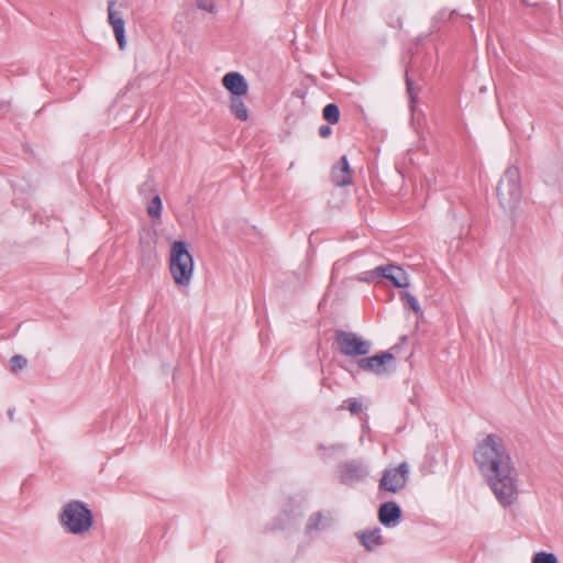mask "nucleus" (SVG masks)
Returning <instances> with one entry per match:
<instances>
[{
    "label": "nucleus",
    "mask_w": 563,
    "mask_h": 563,
    "mask_svg": "<svg viewBox=\"0 0 563 563\" xmlns=\"http://www.w3.org/2000/svg\"><path fill=\"white\" fill-rule=\"evenodd\" d=\"M474 461L497 500L511 506L518 498V473L504 440L486 435L474 450Z\"/></svg>",
    "instance_id": "nucleus-1"
},
{
    "label": "nucleus",
    "mask_w": 563,
    "mask_h": 563,
    "mask_svg": "<svg viewBox=\"0 0 563 563\" xmlns=\"http://www.w3.org/2000/svg\"><path fill=\"white\" fill-rule=\"evenodd\" d=\"M59 522L71 534H84L93 525V516L88 505L80 500H71L64 505L59 514Z\"/></svg>",
    "instance_id": "nucleus-2"
},
{
    "label": "nucleus",
    "mask_w": 563,
    "mask_h": 563,
    "mask_svg": "<svg viewBox=\"0 0 563 563\" xmlns=\"http://www.w3.org/2000/svg\"><path fill=\"white\" fill-rule=\"evenodd\" d=\"M169 269L174 282L179 286L190 283L194 272V260L183 241H175L170 247Z\"/></svg>",
    "instance_id": "nucleus-3"
},
{
    "label": "nucleus",
    "mask_w": 563,
    "mask_h": 563,
    "mask_svg": "<svg viewBox=\"0 0 563 563\" xmlns=\"http://www.w3.org/2000/svg\"><path fill=\"white\" fill-rule=\"evenodd\" d=\"M497 197L505 210H514L521 199L520 172L508 167L497 185Z\"/></svg>",
    "instance_id": "nucleus-4"
},
{
    "label": "nucleus",
    "mask_w": 563,
    "mask_h": 563,
    "mask_svg": "<svg viewBox=\"0 0 563 563\" xmlns=\"http://www.w3.org/2000/svg\"><path fill=\"white\" fill-rule=\"evenodd\" d=\"M334 339L340 353L349 357L364 356L372 349L369 341L363 340L354 332L336 330Z\"/></svg>",
    "instance_id": "nucleus-5"
},
{
    "label": "nucleus",
    "mask_w": 563,
    "mask_h": 563,
    "mask_svg": "<svg viewBox=\"0 0 563 563\" xmlns=\"http://www.w3.org/2000/svg\"><path fill=\"white\" fill-rule=\"evenodd\" d=\"M408 476L409 465L407 462H401L397 467L384 471L378 484V489L379 492L397 494L406 487Z\"/></svg>",
    "instance_id": "nucleus-6"
},
{
    "label": "nucleus",
    "mask_w": 563,
    "mask_h": 563,
    "mask_svg": "<svg viewBox=\"0 0 563 563\" xmlns=\"http://www.w3.org/2000/svg\"><path fill=\"white\" fill-rule=\"evenodd\" d=\"M338 473L340 483L343 485L352 486L355 483L365 479L368 474L367 464L361 459H353L342 462L338 465Z\"/></svg>",
    "instance_id": "nucleus-7"
},
{
    "label": "nucleus",
    "mask_w": 563,
    "mask_h": 563,
    "mask_svg": "<svg viewBox=\"0 0 563 563\" xmlns=\"http://www.w3.org/2000/svg\"><path fill=\"white\" fill-rule=\"evenodd\" d=\"M395 361V356L389 352H383L369 357H363L357 361V366L368 373L375 375H384L388 373V365Z\"/></svg>",
    "instance_id": "nucleus-8"
},
{
    "label": "nucleus",
    "mask_w": 563,
    "mask_h": 563,
    "mask_svg": "<svg viewBox=\"0 0 563 563\" xmlns=\"http://www.w3.org/2000/svg\"><path fill=\"white\" fill-rule=\"evenodd\" d=\"M391 282L395 287L404 288L409 286V277L407 273L399 266L388 264L380 265L375 268V273Z\"/></svg>",
    "instance_id": "nucleus-9"
},
{
    "label": "nucleus",
    "mask_w": 563,
    "mask_h": 563,
    "mask_svg": "<svg viewBox=\"0 0 563 563\" xmlns=\"http://www.w3.org/2000/svg\"><path fill=\"white\" fill-rule=\"evenodd\" d=\"M223 87L231 92V97H242L249 91L245 78L236 71L228 73L222 78Z\"/></svg>",
    "instance_id": "nucleus-10"
},
{
    "label": "nucleus",
    "mask_w": 563,
    "mask_h": 563,
    "mask_svg": "<svg viewBox=\"0 0 563 563\" xmlns=\"http://www.w3.org/2000/svg\"><path fill=\"white\" fill-rule=\"evenodd\" d=\"M331 180L336 187H345L352 184V170L345 155L332 167Z\"/></svg>",
    "instance_id": "nucleus-11"
},
{
    "label": "nucleus",
    "mask_w": 563,
    "mask_h": 563,
    "mask_svg": "<svg viewBox=\"0 0 563 563\" xmlns=\"http://www.w3.org/2000/svg\"><path fill=\"white\" fill-rule=\"evenodd\" d=\"M401 517L400 507L394 501H387L379 507L378 519L387 527L397 522Z\"/></svg>",
    "instance_id": "nucleus-12"
},
{
    "label": "nucleus",
    "mask_w": 563,
    "mask_h": 563,
    "mask_svg": "<svg viewBox=\"0 0 563 563\" xmlns=\"http://www.w3.org/2000/svg\"><path fill=\"white\" fill-rule=\"evenodd\" d=\"M356 537L367 551H373L383 544V537L379 528L357 532Z\"/></svg>",
    "instance_id": "nucleus-13"
},
{
    "label": "nucleus",
    "mask_w": 563,
    "mask_h": 563,
    "mask_svg": "<svg viewBox=\"0 0 563 563\" xmlns=\"http://www.w3.org/2000/svg\"><path fill=\"white\" fill-rule=\"evenodd\" d=\"M230 110L231 113L240 121H246L249 118L247 108L241 97H231Z\"/></svg>",
    "instance_id": "nucleus-14"
},
{
    "label": "nucleus",
    "mask_w": 563,
    "mask_h": 563,
    "mask_svg": "<svg viewBox=\"0 0 563 563\" xmlns=\"http://www.w3.org/2000/svg\"><path fill=\"white\" fill-rule=\"evenodd\" d=\"M322 117L329 124H336L340 121V109L335 103L327 104L322 110Z\"/></svg>",
    "instance_id": "nucleus-15"
},
{
    "label": "nucleus",
    "mask_w": 563,
    "mask_h": 563,
    "mask_svg": "<svg viewBox=\"0 0 563 563\" xmlns=\"http://www.w3.org/2000/svg\"><path fill=\"white\" fill-rule=\"evenodd\" d=\"M406 88L407 92L410 97L411 104L416 102L419 91L421 90V86L416 85L413 80L409 77V70H406Z\"/></svg>",
    "instance_id": "nucleus-16"
},
{
    "label": "nucleus",
    "mask_w": 563,
    "mask_h": 563,
    "mask_svg": "<svg viewBox=\"0 0 563 563\" xmlns=\"http://www.w3.org/2000/svg\"><path fill=\"white\" fill-rule=\"evenodd\" d=\"M124 20L115 21V24H112V29L118 41L119 47L123 49L125 47V34H124Z\"/></svg>",
    "instance_id": "nucleus-17"
},
{
    "label": "nucleus",
    "mask_w": 563,
    "mask_h": 563,
    "mask_svg": "<svg viewBox=\"0 0 563 563\" xmlns=\"http://www.w3.org/2000/svg\"><path fill=\"white\" fill-rule=\"evenodd\" d=\"M147 213L151 218L157 219L162 213V199L156 195L147 206Z\"/></svg>",
    "instance_id": "nucleus-18"
},
{
    "label": "nucleus",
    "mask_w": 563,
    "mask_h": 563,
    "mask_svg": "<svg viewBox=\"0 0 563 563\" xmlns=\"http://www.w3.org/2000/svg\"><path fill=\"white\" fill-rule=\"evenodd\" d=\"M401 299L405 305L409 306L413 310L416 314H422L420 305L413 295L409 292H401Z\"/></svg>",
    "instance_id": "nucleus-19"
},
{
    "label": "nucleus",
    "mask_w": 563,
    "mask_h": 563,
    "mask_svg": "<svg viewBox=\"0 0 563 563\" xmlns=\"http://www.w3.org/2000/svg\"><path fill=\"white\" fill-rule=\"evenodd\" d=\"M532 563H559L555 554L549 552H538L532 558Z\"/></svg>",
    "instance_id": "nucleus-20"
},
{
    "label": "nucleus",
    "mask_w": 563,
    "mask_h": 563,
    "mask_svg": "<svg viewBox=\"0 0 563 563\" xmlns=\"http://www.w3.org/2000/svg\"><path fill=\"white\" fill-rule=\"evenodd\" d=\"M10 364L11 372L16 373L27 365V360L23 355L16 354L10 358Z\"/></svg>",
    "instance_id": "nucleus-21"
},
{
    "label": "nucleus",
    "mask_w": 563,
    "mask_h": 563,
    "mask_svg": "<svg viewBox=\"0 0 563 563\" xmlns=\"http://www.w3.org/2000/svg\"><path fill=\"white\" fill-rule=\"evenodd\" d=\"M321 520H322V514L321 512L312 514L310 516L308 522H307V526H306L307 532L319 530L320 529V525H321Z\"/></svg>",
    "instance_id": "nucleus-22"
},
{
    "label": "nucleus",
    "mask_w": 563,
    "mask_h": 563,
    "mask_svg": "<svg viewBox=\"0 0 563 563\" xmlns=\"http://www.w3.org/2000/svg\"><path fill=\"white\" fill-rule=\"evenodd\" d=\"M114 7H115V0H110L108 2V20H109V23L111 25L115 24V21H122L123 20L121 13L115 11Z\"/></svg>",
    "instance_id": "nucleus-23"
},
{
    "label": "nucleus",
    "mask_w": 563,
    "mask_h": 563,
    "mask_svg": "<svg viewBox=\"0 0 563 563\" xmlns=\"http://www.w3.org/2000/svg\"><path fill=\"white\" fill-rule=\"evenodd\" d=\"M318 450L319 451H330L331 453H338V452H343L345 450V445L342 443H335V444H331L329 446L319 444Z\"/></svg>",
    "instance_id": "nucleus-24"
},
{
    "label": "nucleus",
    "mask_w": 563,
    "mask_h": 563,
    "mask_svg": "<svg viewBox=\"0 0 563 563\" xmlns=\"http://www.w3.org/2000/svg\"><path fill=\"white\" fill-rule=\"evenodd\" d=\"M196 3L200 10H205L211 13L214 12L216 7L212 0H197Z\"/></svg>",
    "instance_id": "nucleus-25"
},
{
    "label": "nucleus",
    "mask_w": 563,
    "mask_h": 563,
    "mask_svg": "<svg viewBox=\"0 0 563 563\" xmlns=\"http://www.w3.org/2000/svg\"><path fill=\"white\" fill-rule=\"evenodd\" d=\"M363 409V406L360 401H357L356 399H352L349 401V406H347V410L352 413V415H357L362 411Z\"/></svg>",
    "instance_id": "nucleus-26"
},
{
    "label": "nucleus",
    "mask_w": 563,
    "mask_h": 563,
    "mask_svg": "<svg viewBox=\"0 0 563 563\" xmlns=\"http://www.w3.org/2000/svg\"><path fill=\"white\" fill-rule=\"evenodd\" d=\"M374 273H375V269L369 271V272H365V273H363V274L358 277V280L369 283V282L375 280V279H376V278H378V277H382L380 275H378V274H374Z\"/></svg>",
    "instance_id": "nucleus-27"
},
{
    "label": "nucleus",
    "mask_w": 563,
    "mask_h": 563,
    "mask_svg": "<svg viewBox=\"0 0 563 563\" xmlns=\"http://www.w3.org/2000/svg\"><path fill=\"white\" fill-rule=\"evenodd\" d=\"M332 133V129L329 125H321L319 128V135L323 139L329 137Z\"/></svg>",
    "instance_id": "nucleus-28"
},
{
    "label": "nucleus",
    "mask_w": 563,
    "mask_h": 563,
    "mask_svg": "<svg viewBox=\"0 0 563 563\" xmlns=\"http://www.w3.org/2000/svg\"><path fill=\"white\" fill-rule=\"evenodd\" d=\"M8 416L10 418V420L12 421L13 420V417H14V409H9L8 410Z\"/></svg>",
    "instance_id": "nucleus-29"
}]
</instances>
